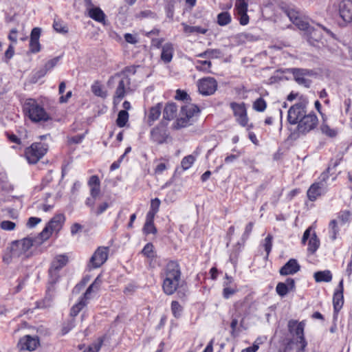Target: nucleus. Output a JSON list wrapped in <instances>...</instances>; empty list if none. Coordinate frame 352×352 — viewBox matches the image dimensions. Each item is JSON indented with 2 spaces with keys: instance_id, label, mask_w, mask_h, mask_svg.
I'll list each match as a JSON object with an SVG mask.
<instances>
[{
  "instance_id": "nucleus-1",
  "label": "nucleus",
  "mask_w": 352,
  "mask_h": 352,
  "mask_svg": "<svg viewBox=\"0 0 352 352\" xmlns=\"http://www.w3.org/2000/svg\"><path fill=\"white\" fill-rule=\"evenodd\" d=\"M179 265L175 261H170L165 269V278L162 283L163 292L168 296L173 295L179 288L181 283Z\"/></svg>"
},
{
  "instance_id": "nucleus-2",
  "label": "nucleus",
  "mask_w": 352,
  "mask_h": 352,
  "mask_svg": "<svg viewBox=\"0 0 352 352\" xmlns=\"http://www.w3.org/2000/svg\"><path fill=\"white\" fill-rule=\"evenodd\" d=\"M68 262V257L65 254L57 255L54 257L49 269V280L47 287V294L49 300H52L54 296L55 286L54 285L59 279V270L63 268Z\"/></svg>"
},
{
  "instance_id": "nucleus-3",
  "label": "nucleus",
  "mask_w": 352,
  "mask_h": 352,
  "mask_svg": "<svg viewBox=\"0 0 352 352\" xmlns=\"http://www.w3.org/2000/svg\"><path fill=\"white\" fill-rule=\"evenodd\" d=\"M25 116L33 122H38L44 120V109L32 98L28 99L23 105Z\"/></svg>"
},
{
  "instance_id": "nucleus-4",
  "label": "nucleus",
  "mask_w": 352,
  "mask_h": 352,
  "mask_svg": "<svg viewBox=\"0 0 352 352\" xmlns=\"http://www.w3.org/2000/svg\"><path fill=\"white\" fill-rule=\"evenodd\" d=\"M307 104L306 100H302L289 108L287 120L291 124H298L307 115Z\"/></svg>"
},
{
  "instance_id": "nucleus-5",
  "label": "nucleus",
  "mask_w": 352,
  "mask_h": 352,
  "mask_svg": "<svg viewBox=\"0 0 352 352\" xmlns=\"http://www.w3.org/2000/svg\"><path fill=\"white\" fill-rule=\"evenodd\" d=\"M233 111L236 121L243 127H247V130H250L253 127L252 124H249V118L248 117L247 109L244 102L237 103L232 102L230 104Z\"/></svg>"
},
{
  "instance_id": "nucleus-6",
  "label": "nucleus",
  "mask_w": 352,
  "mask_h": 352,
  "mask_svg": "<svg viewBox=\"0 0 352 352\" xmlns=\"http://www.w3.org/2000/svg\"><path fill=\"white\" fill-rule=\"evenodd\" d=\"M199 113V107L193 104H188L181 109V116L177 120V127L183 128L190 124V119Z\"/></svg>"
},
{
  "instance_id": "nucleus-7",
  "label": "nucleus",
  "mask_w": 352,
  "mask_h": 352,
  "mask_svg": "<svg viewBox=\"0 0 352 352\" xmlns=\"http://www.w3.org/2000/svg\"><path fill=\"white\" fill-rule=\"evenodd\" d=\"M109 252V248L108 247H98L91 256L87 267L91 270L101 267L107 261Z\"/></svg>"
},
{
  "instance_id": "nucleus-8",
  "label": "nucleus",
  "mask_w": 352,
  "mask_h": 352,
  "mask_svg": "<svg viewBox=\"0 0 352 352\" xmlns=\"http://www.w3.org/2000/svg\"><path fill=\"white\" fill-rule=\"evenodd\" d=\"M318 124L317 116L313 113H307L302 120L298 123L297 131L299 134L306 135L314 130Z\"/></svg>"
},
{
  "instance_id": "nucleus-9",
  "label": "nucleus",
  "mask_w": 352,
  "mask_h": 352,
  "mask_svg": "<svg viewBox=\"0 0 352 352\" xmlns=\"http://www.w3.org/2000/svg\"><path fill=\"white\" fill-rule=\"evenodd\" d=\"M44 155V144L34 142L25 148V157L30 164H36Z\"/></svg>"
},
{
  "instance_id": "nucleus-10",
  "label": "nucleus",
  "mask_w": 352,
  "mask_h": 352,
  "mask_svg": "<svg viewBox=\"0 0 352 352\" xmlns=\"http://www.w3.org/2000/svg\"><path fill=\"white\" fill-rule=\"evenodd\" d=\"M305 324L303 322H298L296 320H289L288 322V330L289 333L296 336V344L302 343V347L307 346V342L304 336Z\"/></svg>"
},
{
  "instance_id": "nucleus-11",
  "label": "nucleus",
  "mask_w": 352,
  "mask_h": 352,
  "mask_svg": "<svg viewBox=\"0 0 352 352\" xmlns=\"http://www.w3.org/2000/svg\"><path fill=\"white\" fill-rule=\"evenodd\" d=\"M285 13L290 21L301 30H306L309 28V23L305 16L298 10L289 8L285 10Z\"/></svg>"
},
{
  "instance_id": "nucleus-12",
  "label": "nucleus",
  "mask_w": 352,
  "mask_h": 352,
  "mask_svg": "<svg viewBox=\"0 0 352 352\" xmlns=\"http://www.w3.org/2000/svg\"><path fill=\"white\" fill-rule=\"evenodd\" d=\"M197 87L201 95L210 96L216 91L217 82L212 77H206L198 80Z\"/></svg>"
},
{
  "instance_id": "nucleus-13",
  "label": "nucleus",
  "mask_w": 352,
  "mask_h": 352,
  "mask_svg": "<svg viewBox=\"0 0 352 352\" xmlns=\"http://www.w3.org/2000/svg\"><path fill=\"white\" fill-rule=\"evenodd\" d=\"M292 74L295 81L300 85L309 88L311 86V80L306 78V76H310L313 74V72L307 69L292 68L289 69Z\"/></svg>"
},
{
  "instance_id": "nucleus-14",
  "label": "nucleus",
  "mask_w": 352,
  "mask_h": 352,
  "mask_svg": "<svg viewBox=\"0 0 352 352\" xmlns=\"http://www.w3.org/2000/svg\"><path fill=\"white\" fill-rule=\"evenodd\" d=\"M39 344V338L37 336L25 335L19 339L17 343V348L20 351H34Z\"/></svg>"
},
{
  "instance_id": "nucleus-15",
  "label": "nucleus",
  "mask_w": 352,
  "mask_h": 352,
  "mask_svg": "<svg viewBox=\"0 0 352 352\" xmlns=\"http://www.w3.org/2000/svg\"><path fill=\"white\" fill-rule=\"evenodd\" d=\"M65 218L63 214H56L45 226V241L54 232H58L62 228Z\"/></svg>"
},
{
  "instance_id": "nucleus-16",
  "label": "nucleus",
  "mask_w": 352,
  "mask_h": 352,
  "mask_svg": "<svg viewBox=\"0 0 352 352\" xmlns=\"http://www.w3.org/2000/svg\"><path fill=\"white\" fill-rule=\"evenodd\" d=\"M340 16L346 23L352 22V0H342L338 3Z\"/></svg>"
},
{
  "instance_id": "nucleus-17",
  "label": "nucleus",
  "mask_w": 352,
  "mask_h": 352,
  "mask_svg": "<svg viewBox=\"0 0 352 352\" xmlns=\"http://www.w3.org/2000/svg\"><path fill=\"white\" fill-rule=\"evenodd\" d=\"M235 7L240 24L247 25L249 23V16L247 14L248 3L245 0H236Z\"/></svg>"
},
{
  "instance_id": "nucleus-18",
  "label": "nucleus",
  "mask_w": 352,
  "mask_h": 352,
  "mask_svg": "<svg viewBox=\"0 0 352 352\" xmlns=\"http://www.w3.org/2000/svg\"><path fill=\"white\" fill-rule=\"evenodd\" d=\"M151 138L157 144H162L166 142L168 138L166 128L162 125H158L151 131Z\"/></svg>"
},
{
  "instance_id": "nucleus-19",
  "label": "nucleus",
  "mask_w": 352,
  "mask_h": 352,
  "mask_svg": "<svg viewBox=\"0 0 352 352\" xmlns=\"http://www.w3.org/2000/svg\"><path fill=\"white\" fill-rule=\"evenodd\" d=\"M130 84L131 80L128 76H124L118 82L114 98L119 99V100H122L125 96L127 90L130 89Z\"/></svg>"
},
{
  "instance_id": "nucleus-20",
  "label": "nucleus",
  "mask_w": 352,
  "mask_h": 352,
  "mask_svg": "<svg viewBox=\"0 0 352 352\" xmlns=\"http://www.w3.org/2000/svg\"><path fill=\"white\" fill-rule=\"evenodd\" d=\"M300 270V266L294 258L289 259L279 270L282 276L293 275Z\"/></svg>"
},
{
  "instance_id": "nucleus-21",
  "label": "nucleus",
  "mask_w": 352,
  "mask_h": 352,
  "mask_svg": "<svg viewBox=\"0 0 352 352\" xmlns=\"http://www.w3.org/2000/svg\"><path fill=\"white\" fill-rule=\"evenodd\" d=\"M343 292V280L342 279L338 284V289L334 292L333 297V309L336 313L341 309L344 304Z\"/></svg>"
},
{
  "instance_id": "nucleus-22",
  "label": "nucleus",
  "mask_w": 352,
  "mask_h": 352,
  "mask_svg": "<svg viewBox=\"0 0 352 352\" xmlns=\"http://www.w3.org/2000/svg\"><path fill=\"white\" fill-rule=\"evenodd\" d=\"M295 289V281L293 278H288L285 283L280 282L276 287V293L281 297L286 296L289 292Z\"/></svg>"
},
{
  "instance_id": "nucleus-23",
  "label": "nucleus",
  "mask_w": 352,
  "mask_h": 352,
  "mask_svg": "<svg viewBox=\"0 0 352 352\" xmlns=\"http://www.w3.org/2000/svg\"><path fill=\"white\" fill-rule=\"evenodd\" d=\"M41 33V29L39 28H34L31 32L30 39V51L32 53H36L41 50V45L39 43Z\"/></svg>"
},
{
  "instance_id": "nucleus-24",
  "label": "nucleus",
  "mask_w": 352,
  "mask_h": 352,
  "mask_svg": "<svg viewBox=\"0 0 352 352\" xmlns=\"http://www.w3.org/2000/svg\"><path fill=\"white\" fill-rule=\"evenodd\" d=\"M324 184L323 182L313 184L307 190V197L310 201H315L324 192Z\"/></svg>"
},
{
  "instance_id": "nucleus-25",
  "label": "nucleus",
  "mask_w": 352,
  "mask_h": 352,
  "mask_svg": "<svg viewBox=\"0 0 352 352\" xmlns=\"http://www.w3.org/2000/svg\"><path fill=\"white\" fill-rule=\"evenodd\" d=\"M88 186L90 188V195L97 198L100 193V182L97 175H92L88 181Z\"/></svg>"
},
{
  "instance_id": "nucleus-26",
  "label": "nucleus",
  "mask_w": 352,
  "mask_h": 352,
  "mask_svg": "<svg viewBox=\"0 0 352 352\" xmlns=\"http://www.w3.org/2000/svg\"><path fill=\"white\" fill-rule=\"evenodd\" d=\"M173 45L170 43H167L162 46L161 59L165 63H168L172 60L173 56Z\"/></svg>"
},
{
  "instance_id": "nucleus-27",
  "label": "nucleus",
  "mask_w": 352,
  "mask_h": 352,
  "mask_svg": "<svg viewBox=\"0 0 352 352\" xmlns=\"http://www.w3.org/2000/svg\"><path fill=\"white\" fill-rule=\"evenodd\" d=\"M162 108V104L161 103H158L150 109L148 116V124L149 126L153 125V122L160 118Z\"/></svg>"
},
{
  "instance_id": "nucleus-28",
  "label": "nucleus",
  "mask_w": 352,
  "mask_h": 352,
  "mask_svg": "<svg viewBox=\"0 0 352 352\" xmlns=\"http://www.w3.org/2000/svg\"><path fill=\"white\" fill-rule=\"evenodd\" d=\"M28 237L30 241V243H32V248L34 250H37L41 247L44 243V229L37 234H30Z\"/></svg>"
},
{
  "instance_id": "nucleus-29",
  "label": "nucleus",
  "mask_w": 352,
  "mask_h": 352,
  "mask_svg": "<svg viewBox=\"0 0 352 352\" xmlns=\"http://www.w3.org/2000/svg\"><path fill=\"white\" fill-rule=\"evenodd\" d=\"M89 16L96 21L100 23H104L106 17L103 11L98 7L90 8L89 10Z\"/></svg>"
},
{
  "instance_id": "nucleus-30",
  "label": "nucleus",
  "mask_w": 352,
  "mask_h": 352,
  "mask_svg": "<svg viewBox=\"0 0 352 352\" xmlns=\"http://www.w3.org/2000/svg\"><path fill=\"white\" fill-rule=\"evenodd\" d=\"M177 111V106L174 103L168 104L164 109L163 118L165 120H171L175 117Z\"/></svg>"
},
{
  "instance_id": "nucleus-31",
  "label": "nucleus",
  "mask_w": 352,
  "mask_h": 352,
  "mask_svg": "<svg viewBox=\"0 0 352 352\" xmlns=\"http://www.w3.org/2000/svg\"><path fill=\"white\" fill-rule=\"evenodd\" d=\"M314 277L318 283H329L332 280V274L329 270L318 271L314 273Z\"/></svg>"
},
{
  "instance_id": "nucleus-32",
  "label": "nucleus",
  "mask_w": 352,
  "mask_h": 352,
  "mask_svg": "<svg viewBox=\"0 0 352 352\" xmlns=\"http://www.w3.org/2000/svg\"><path fill=\"white\" fill-rule=\"evenodd\" d=\"M101 283L102 281L100 280V276H97L95 280L88 287L82 298H84V299L86 300L89 299V295L91 292L98 291L99 289Z\"/></svg>"
},
{
  "instance_id": "nucleus-33",
  "label": "nucleus",
  "mask_w": 352,
  "mask_h": 352,
  "mask_svg": "<svg viewBox=\"0 0 352 352\" xmlns=\"http://www.w3.org/2000/svg\"><path fill=\"white\" fill-rule=\"evenodd\" d=\"M18 240L14 241L11 243L10 246V253L14 257H19L22 254H25V251L22 249L21 245L19 244Z\"/></svg>"
},
{
  "instance_id": "nucleus-34",
  "label": "nucleus",
  "mask_w": 352,
  "mask_h": 352,
  "mask_svg": "<svg viewBox=\"0 0 352 352\" xmlns=\"http://www.w3.org/2000/svg\"><path fill=\"white\" fill-rule=\"evenodd\" d=\"M222 55V52L220 50L218 49H208L204 51L202 53H200L197 55V57L199 58H220Z\"/></svg>"
},
{
  "instance_id": "nucleus-35",
  "label": "nucleus",
  "mask_w": 352,
  "mask_h": 352,
  "mask_svg": "<svg viewBox=\"0 0 352 352\" xmlns=\"http://www.w3.org/2000/svg\"><path fill=\"white\" fill-rule=\"evenodd\" d=\"M184 27V32L188 34H204L207 32L208 30L200 26H190L184 23H182Z\"/></svg>"
},
{
  "instance_id": "nucleus-36",
  "label": "nucleus",
  "mask_w": 352,
  "mask_h": 352,
  "mask_svg": "<svg viewBox=\"0 0 352 352\" xmlns=\"http://www.w3.org/2000/svg\"><path fill=\"white\" fill-rule=\"evenodd\" d=\"M86 300L81 297L78 302L72 307L70 310V316L73 318L76 316L78 313L86 306Z\"/></svg>"
},
{
  "instance_id": "nucleus-37",
  "label": "nucleus",
  "mask_w": 352,
  "mask_h": 352,
  "mask_svg": "<svg viewBox=\"0 0 352 352\" xmlns=\"http://www.w3.org/2000/svg\"><path fill=\"white\" fill-rule=\"evenodd\" d=\"M212 63L210 60H197L195 68L197 70L206 73H210Z\"/></svg>"
},
{
  "instance_id": "nucleus-38",
  "label": "nucleus",
  "mask_w": 352,
  "mask_h": 352,
  "mask_svg": "<svg viewBox=\"0 0 352 352\" xmlns=\"http://www.w3.org/2000/svg\"><path fill=\"white\" fill-rule=\"evenodd\" d=\"M129 120V113L126 110L119 111L116 124L119 127H124Z\"/></svg>"
},
{
  "instance_id": "nucleus-39",
  "label": "nucleus",
  "mask_w": 352,
  "mask_h": 352,
  "mask_svg": "<svg viewBox=\"0 0 352 352\" xmlns=\"http://www.w3.org/2000/svg\"><path fill=\"white\" fill-rule=\"evenodd\" d=\"M319 245L320 241L317 238L316 234L314 233L309 239L308 243V251L311 254H314L318 248Z\"/></svg>"
},
{
  "instance_id": "nucleus-40",
  "label": "nucleus",
  "mask_w": 352,
  "mask_h": 352,
  "mask_svg": "<svg viewBox=\"0 0 352 352\" xmlns=\"http://www.w3.org/2000/svg\"><path fill=\"white\" fill-rule=\"evenodd\" d=\"M231 22V16L228 12H223L217 16V23L221 26H224Z\"/></svg>"
},
{
  "instance_id": "nucleus-41",
  "label": "nucleus",
  "mask_w": 352,
  "mask_h": 352,
  "mask_svg": "<svg viewBox=\"0 0 352 352\" xmlns=\"http://www.w3.org/2000/svg\"><path fill=\"white\" fill-rule=\"evenodd\" d=\"M252 107L258 112H263L266 109L267 103L263 98L260 97L254 102Z\"/></svg>"
},
{
  "instance_id": "nucleus-42",
  "label": "nucleus",
  "mask_w": 352,
  "mask_h": 352,
  "mask_svg": "<svg viewBox=\"0 0 352 352\" xmlns=\"http://www.w3.org/2000/svg\"><path fill=\"white\" fill-rule=\"evenodd\" d=\"M320 129L322 133L330 138H334L337 135V131L334 129L330 128L325 122H323L320 126Z\"/></svg>"
},
{
  "instance_id": "nucleus-43",
  "label": "nucleus",
  "mask_w": 352,
  "mask_h": 352,
  "mask_svg": "<svg viewBox=\"0 0 352 352\" xmlns=\"http://www.w3.org/2000/svg\"><path fill=\"white\" fill-rule=\"evenodd\" d=\"M91 91L94 94L95 96L101 98H105L107 96L106 93L102 90V86L98 82H96L92 85Z\"/></svg>"
},
{
  "instance_id": "nucleus-44",
  "label": "nucleus",
  "mask_w": 352,
  "mask_h": 352,
  "mask_svg": "<svg viewBox=\"0 0 352 352\" xmlns=\"http://www.w3.org/2000/svg\"><path fill=\"white\" fill-rule=\"evenodd\" d=\"M153 245L151 243H147L142 250V253L147 258H153L155 256Z\"/></svg>"
},
{
  "instance_id": "nucleus-45",
  "label": "nucleus",
  "mask_w": 352,
  "mask_h": 352,
  "mask_svg": "<svg viewBox=\"0 0 352 352\" xmlns=\"http://www.w3.org/2000/svg\"><path fill=\"white\" fill-rule=\"evenodd\" d=\"M182 310H183L182 307L180 305V304L177 301H176V300L172 301L171 311H172L173 315L175 318H179L181 316Z\"/></svg>"
},
{
  "instance_id": "nucleus-46",
  "label": "nucleus",
  "mask_w": 352,
  "mask_h": 352,
  "mask_svg": "<svg viewBox=\"0 0 352 352\" xmlns=\"http://www.w3.org/2000/svg\"><path fill=\"white\" fill-rule=\"evenodd\" d=\"M329 232L331 234V238L332 240H335L336 239V234L338 232L336 220H335V219L331 220L329 223Z\"/></svg>"
},
{
  "instance_id": "nucleus-47",
  "label": "nucleus",
  "mask_w": 352,
  "mask_h": 352,
  "mask_svg": "<svg viewBox=\"0 0 352 352\" xmlns=\"http://www.w3.org/2000/svg\"><path fill=\"white\" fill-rule=\"evenodd\" d=\"M54 29L59 33L65 34L68 32L67 25L62 22L55 21L53 24Z\"/></svg>"
},
{
  "instance_id": "nucleus-48",
  "label": "nucleus",
  "mask_w": 352,
  "mask_h": 352,
  "mask_svg": "<svg viewBox=\"0 0 352 352\" xmlns=\"http://www.w3.org/2000/svg\"><path fill=\"white\" fill-rule=\"evenodd\" d=\"M195 161V157L192 155H188L183 158L182 161V166L184 170L189 168Z\"/></svg>"
},
{
  "instance_id": "nucleus-49",
  "label": "nucleus",
  "mask_w": 352,
  "mask_h": 352,
  "mask_svg": "<svg viewBox=\"0 0 352 352\" xmlns=\"http://www.w3.org/2000/svg\"><path fill=\"white\" fill-rule=\"evenodd\" d=\"M143 231L146 234H155L157 232V229L154 223L145 222Z\"/></svg>"
},
{
  "instance_id": "nucleus-50",
  "label": "nucleus",
  "mask_w": 352,
  "mask_h": 352,
  "mask_svg": "<svg viewBox=\"0 0 352 352\" xmlns=\"http://www.w3.org/2000/svg\"><path fill=\"white\" fill-rule=\"evenodd\" d=\"M237 292L236 286L223 287V296L226 299H228L231 296L234 295Z\"/></svg>"
},
{
  "instance_id": "nucleus-51",
  "label": "nucleus",
  "mask_w": 352,
  "mask_h": 352,
  "mask_svg": "<svg viewBox=\"0 0 352 352\" xmlns=\"http://www.w3.org/2000/svg\"><path fill=\"white\" fill-rule=\"evenodd\" d=\"M20 245H21L22 249L25 251V252H27L30 248H32V243H30V239L28 236L27 237H25L21 240H18Z\"/></svg>"
},
{
  "instance_id": "nucleus-52",
  "label": "nucleus",
  "mask_w": 352,
  "mask_h": 352,
  "mask_svg": "<svg viewBox=\"0 0 352 352\" xmlns=\"http://www.w3.org/2000/svg\"><path fill=\"white\" fill-rule=\"evenodd\" d=\"M0 227L2 230L12 231L15 229L16 224L11 221H3L0 224Z\"/></svg>"
},
{
  "instance_id": "nucleus-53",
  "label": "nucleus",
  "mask_w": 352,
  "mask_h": 352,
  "mask_svg": "<svg viewBox=\"0 0 352 352\" xmlns=\"http://www.w3.org/2000/svg\"><path fill=\"white\" fill-rule=\"evenodd\" d=\"M75 327V319L72 318L66 323H65L62 328V333L63 335L67 333Z\"/></svg>"
},
{
  "instance_id": "nucleus-54",
  "label": "nucleus",
  "mask_w": 352,
  "mask_h": 352,
  "mask_svg": "<svg viewBox=\"0 0 352 352\" xmlns=\"http://www.w3.org/2000/svg\"><path fill=\"white\" fill-rule=\"evenodd\" d=\"M272 239L273 237L271 234H268L265 239L263 246L265 252H267V255H269L270 252H271L272 247Z\"/></svg>"
},
{
  "instance_id": "nucleus-55",
  "label": "nucleus",
  "mask_w": 352,
  "mask_h": 352,
  "mask_svg": "<svg viewBox=\"0 0 352 352\" xmlns=\"http://www.w3.org/2000/svg\"><path fill=\"white\" fill-rule=\"evenodd\" d=\"M109 208V204L107 202H103L98 205L96 209L94 208L91 212H94L96 215L98 216L103 213Z\"/></svg>"
},
{
  "instance_id": "nucleus-56",
  "label": "nucleus",
  "mask_w": 352,
  "mask_h": 352,
  "mask_svg": "<svg viewBox=\"0 0 352 352\" xmlns=\"http://www.w3.org/2000/svg\"><path fill=\"white\" fill-rule=\"evenodd\" d=\"M41 221H42V219L41 218L31 217L28 219L27 223H26V226L29 228H33L36 225L40 223Z\"/></svg>"
},
{
  "instance_id": "nucleus-57",
  "label": "nucleus",
  "mask_w": 352,
  "mask_h": 352,
  "mask_svg": "<svg viewBox=\"0 0 352 352\" xmlns=\"http://www.w3.org/2000/svg\"><path fill=\"white\" fill-rule=\"evenodd\" d=\"M351 215V214L349 211H341L338 214V219L342 223H345L349 221Z\"/></svg>"
},
{
  "instance_id": "nucleus-58",
  "label": "nucleus",
  "mask_w": 352,
  "mask_h": 352,
  "mask_svg": "<svg viewBox=\"0 0 352 352\" xmlns=\"http://www.w3.org/2000/svg\"><path fill=\"white\" fill-rule=\"evenodd\" d=\"M124 38L125 41L128 43L135 45L138 43V38L134 34H132L130 33H126L124 35Z\"/></svg>"
},
{
  "instance_id": "nucleus-59",
  "label": "nucleus",
  "mask_w": 352,
  "mask_h": 352,
  "mask_svg": "<svg viewBox=\"0 0 352 352\" xmlns=\"http://www.w3.org/2000/svg\"><path fill=\"white\" fill-rule=\"evenodd\" d=\"M60 56L55 57L45 63V72L54 68L60 60Z\"/></svg>"
},
{
  "instance_id": "nucleus-60",
  "label": "nucleus",
  "mask_w": 352,
  "mask_h": 352,
  "mask_svg": "<svg viewBox=\"0 0 352 352\" xmlns=\"http://www.w3.org/2000/svg\"><path fill=\"white\" fill-rule=\"evenodd\" d=\"M138 17H139V18H147V17L155 18L156 14L149 10H146L141 11L138 14Z\"/></svg>"
},
{
  "instance_id": "nucleus-61",
  "label": "nucleus",
  "mask_w": 352,
  "mask_h": 352,
  "mask_svg": "<svg viewBox=\"0 0 352 352\" xmlns=\"http://www.w3.org/2000/svg\"><path fill=\"white\" fill-rule=\"evenodd\" d=\"M160 200L158 198H155L151 200L150 210L157 212L160 206Z\"/></svg>"
},
{
  "instance_id": "nucleus-62",
  "label": "nucleus",
  "mask_w": 352,
  "mask_h": 352,
  "mask_svg": "<svg viewBox=\"0 0 352 352\" xmlns=\"http://www.w3.org/2000/svg\"><path fill=\"white\" fill-rule=\"evenodd\" d=\"M188 97L189 96L186 91H182L180 89L177 90L175 96V98L177 100H188Z\"/></svg>"
},
{
  "instance_id": "nucleus-63",
  "label": "nucleus",
  "mask_w": 352,
  "mask_h": 352,
  "mask_svg": "<svg viewBox=\"0 0 352 352\" xmlns=\"http://www.w3.org/2000/svg\"><path fill=\"white\" fill-rule=\"evenodd\" d=\"M166 14L169 18H173V2L172 0H170L168 3V5L166 7Z\"/></svg>"
},
{
  "instance_id": "nucleus-64",
  "label": "nucleus",
  "mask_w": 352,
  "mask_h": 352,
  "mask_svg": "<svg viewBox=\"0 0 352 352\" xmlns=\"http://www.w3.org/2000/svg\"><path fill=\"white\" fill-rule=\"evenodd\" d=\"M6 135L10 142H14L17 144H20L21 143L20 138H19L16 135L6 133Z\"/></svg>"
}]
</instances>
